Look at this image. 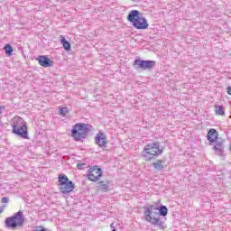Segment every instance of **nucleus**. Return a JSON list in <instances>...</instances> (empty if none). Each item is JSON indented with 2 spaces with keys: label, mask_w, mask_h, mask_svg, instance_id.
Wrapping results in <instances>:
<instances>
[{
  "label": "nucleus",
  "mask_w": 231,
  "mask_h": 231,
  "mask_svg": "<svg viewBox=\"0 0 231 231\" xmlns=\"http://www.w3.org/2000/svg\"><path fill=\"white\" fill-rule=\"evenodd\" d=\"M82 166H84V164L78 163V165H77V167H78L79 169H81Z\"/></svg>",
  "instance_id": "obj_25"
},
{
  "label": "nucleus",
  "mask_w": 231,
  "mask_h": 231,
  "mask_svg": "<svg viewBox=\"0 0 231 231\" xmlns=\"http://www.w3.org/2000/svg\"><path fill=\"white\" fill-rule=\"evenodd\" d=\"M98 189H101V190H108L109 189V185L104 183V181H99L98 182Z\"/></svg>",
  "instance_id": "obj_20"
},
{
  "label": "nucleus",
  "mask_w": 231,
  "mask_h": 231,
  "mask_svg": "<svg viewBox=\"0 0 231 231\" xmlns=\"http://www.w3.org/2000/svg\"><path fill=\"white\" fill-rule=\"evenodd\" d=\"M4 211H5V207H0V214H3Z\"/></svg>",
  "instance_id": "obj_23"
},
{
  "label": "nucleus",
  "mask_w": 231,
  "mask_h": 231,
  "mask_svg": "<svg viewBox=\"0 0 231 231\" xmlns=\"http://www.w3.org/2000/svg\"><path fill=\"white\" fill-rule=\"evenodd\" d=\"M163 150L160 148V143H150L144 146L143 158L146 162H151V160H154L156 156H160Z\"/></svg>",
  "instance_id": "obj_3"
},
{
  "label": "nucleus",
  "mask_w": 231,
  "mask_h": 231,
  "mask_svg": "<svg viewBox=\"0 0 231 231\" xmlns=\"http://www.w3.org/2000/svg\"><path fill=\"white\" fill-rule=\"evenodd\" d=\"M60 115L66 116V115H68V107L60 108Z\"/></svg>",
  "instance_id": "obj_21"
},
{
  "label": "nucleus",
  "mask_w": 231,
  "mask_h": 231,
  "mask_svg": "<svg viewBox=\"0 0 231 231\" xmlns=\"http://www.w3.org/2000/svg\"><path fill=\"white\" fill-rule=\"evenodd\" d=\"M152 165L156 171H163V161H157Z\"/></svg>",
  "instance_id": "obj_17"
},
{
  "label": "nucleus",
  "mask_w": 231,
  "mask_h": 231,
  "mask_svg": "<svg viewBox=\"0 0 231 231\" xmlns=\"http://www.w3.org/2000/svg\"><path fill=\"white\" fill-rule=\"evenodd\" d=\"M158 214L159 216H162V217H165L167 214H169V209L165 206H161L158 208Z\"/></svg>",
  "instance_id": "obj_16"
},
{
  "label": "nucleus",
  "mask_w": 231,
  "mask_h": 231,
  "mask_svg": "<svg viewBox=\"0 0 231 231\" xmlns=\"http://www.w3.org/2000/svg\"><path fill=\"white\" fill-rule=\"evenodd\" d=\"M58 181H59V185L60 187L64 185V183H67L69 181V179H68V176L64 175V174H60L58 177Z\"/></svg>",
  "instance_id": "obj_15"
},
{
  "label": "nucleus",
  "mask_w": 231,
  "mask_h": 231,
  "mask_svg": "<svg viewBox=\"0 0 231 231\" xmlns=\"http://www.w3.org/2000/svg\"><path fill=\"white\" fill-rule=\"evenodd\" d=\"M5 225L7 228H17V226H23L24 225V215L23 211H18L13 217L5 219Z\"/></svg>",
  "instance_id": "obj_5"
},
{
  "label": "nucleus",
  "mask_w": 231,
  "mask_h": 231,
  "mask_svg": "<svg viewBox=\"0 0 231 231\" xmlns=\"http://www.w3.org/2000/svg\"><path fill=\"white\" fill-rule=\"evenodd\" d=\"M71 133L74 140L79 142L83 138H86V134H88V125L78 123L73 126Z\"/></svg>",
  "instance_id": "obj_6"
},
{
  "label": "nucleus",
  "mask_w": 231,
  "mask_h": 231,
  "mask_svg": "<svg viewBox=\"0 0 231 231\" xmlns=\"http://www.w3.org/2000/svg\"><path fill=\"white\" fill-rule=\"evenodd\" d=\"M88 177L90 181H98L99 178L102 177V169L97 168V166L90 168Z\"/></svg>",
  "instance_id": "obj_7"
},
{
  "label": "nucleus",
  "mask_w": 231,
  "mask_h": 231,
  "mask_svg": "<svg viewBox=\"0 0 231 231\" xmlns=\"http://www.w3.org/2000/svg\"><path fill=\"white\" fill-rule=\"evenodd\" d=\"M134 65L140 68L141 69H152V68L156 66V61L135 60Z\"/></svg>",
  "instance_id": "obj_8"
},
{
  "label": "nucleus",
  "mask_w": 231,
  "mask_h": 231,
  "mask_svg": "<svg viewBox=\"0 0 231 231\" xmlns=\"http://www.w3.org/2000/svg\"><path fill=\"white\" fill-rule=\"evenodd\" d=\"M216 108V115H225V108L223 107V106H215Z\"/></svg>",
  "instance_id": "obj_18"
},
{
  "label": "nucleus",
  "mask_w": 231,
  "mask_h": 231,
  "mask_svg": "<svg viewBox=\"0 0 231 231\" xmlns=\"http://www.w3.org/2000/svg\"><path fill=\"white\" fill-rule=\"evenodd\" d=\"M36 60H38L40 66H42V68H51L53 66V61L46 56H39Z\"/></svg>",
  "instance_id": "obj_11"
},
{
  "label": "nucleus",
  "mask_w": 231,
  "mask_h": 231,
  "mask_svg": "<svg viewBox=\"0 0 231 231\" xmlns=\"http://www.w3.org/2000/svg\"><path fill=\"white\" fill-rule=\"evenodd\" d=\"M208 142H216L217 140V131L216 129H210L208 133Z\"/></svg>",
  "instance_id": "obj_12"
},
{
  "label": "nucleus",
  "mask_w": 231,
  "mask_h": 231,
  "mask_svg": "<svg viewBox=\"0 0 231 231\" xmlns=\"http://www.w3.org/2000/svg\"><path fill=\"white\" fill-rule=\"evenodd\" d=\"M143 216L145 221L154 225L155 226H159L161 230H165V226H163V222L162 218H160V215L158 213V205L153 204L144 208Z\"/></svg>",
  "instance_id": "obj_1"
},
{
  "label": "nucleus",
  "mask_w": 231,
  "mask_h": 231,
  "mask_svg": "<svg viewBox=\"0 0 231 231\" xmlns=\"http://www.w3.org/2000/svg\"><path fill=\"white\" fill-rule=\"evenodd\" d=\"M227 93H228V95H231V87L227 88Z\"/></svg>",
  "instance_id": "obj_24"
},
{
  "label": "nucleus",
  "mask_w": 231,
  "mask_h": 231,
  "mask_svg": "<svg viewBox=\"0 0 231 231\" xmlns=\"http://www.w3.org/2000/svg\"><path fill=\"white\" fill-rule=\"evenodd\" d=\"M111 227H113V224H111V226H110Z\"/></svg>",
  "instance_id": "obj_27"
},
{
  "label": "nucleus",
  "mask_w": 231,
  "mask_h": 231,
  "mask_svg": "<svg viewBox=\"0 0 231 231\" xmlns=\"http://www.w3.org/2000/svg\"><path fill=\"white\" fill-rule=\"evenodd\" d=\"M8 201H10V199H8V197H3V198H2V203H8Z\"/></svg>",
  "instance_id": "obj_22"
},
{
  "label": "nucleus",
  "mask_w": 231,
  "mask_h": 231,
  "mask_svg": "<svg viewBox=\"0 0 231 231\" xmlns=\"http://www.w3.org/2000/svg\"><path fill=\"white\" fill-rule=\"evenodd\" d=\"M96 143L99 147H107V137L106 134L99 132L96 136Z\"/></svg>",
  "instance_id": "obj_10"
},
{
  "label": "nucleus",
  "mask_w": 231,
  "mask_h": 231,
  "mask_svg": "<svg viewBox=\"0 0 231 231\" xmlns=\"http://www.w3.org/2000/svg\"><path fill=\"white\" fill-rule=\"evenodd\" d=\"M74 189L75 184L73 183V181L70 180L60 186V190L61 194H69V192H73Z\"/></svg>",
  "instance_id": "obj_9"
},
{
  "label": "nucleus",
  "mask_w": 231,
  "mask_h": 231,
  "mask_svg": "<svg viewBox=\"0 0 231 231\" xmlns=\"http://www.w3.org/2000/svg\"><path fill=\"white\" fill-rule=\"evenodd\" d=\"M1 109H5V106H0V110H1Z\"/></svg>",
  "instance_id": "obj_26"
},
{
  "label": "nucleus",
  "mask_w": 231,
  "mask_h": 231,
  "mask_svg": "<svg viewBox=\"0 0 231 231\" xmlns=\"http://www.w3.org/2000/svg\"><path fill=\"white\" fill-rule=\"evenodd\" d=\"M214 149H215L216 154H217L218 156H221V154H223V151H224L223 143H217L214 146Z\"/></svg>",
  "instance_id": "obj_14"
},
{
  "label": "nucleus",
  "mask_w": 231,
  "mask_h": 231,
  "mask_svg": "<svg viewBox=\"0 0 231 231\" xmlns=\"http://www.w3.org/2000/svg\"><path fill=\"white\" fill-rule=\"evenodd\" d=\"M129 23H132V25L136 30H147L149 28V23L145 17L140 15V11L132 10L127 17Z\"/></svg>",
  "instance_id": "obj_2"
},
{
  "label": "nucleus",
  "mask_w": 231,
  "mask_h": 231,
  "mask_svg": "<svg viewBox=\"0 0 231 231\" xmlns=\"http://www.w3.org/2000/svg\"><path fill=\"white\" fill-rule=\"evenodd\" d=\"M6 55H12L14 53V48L10 44H6L4 48Z\"/></svg>",
  "instance_id": "obj_19"
},
{
  "label": "nucleus",
  "mask_w": 231,
  "mask_h": 231,
  "mask_svg": "<svg viewBox=\"0 0 231 231\" xmlns=\"http://www.w3.org/2000/svg\"><path fill=\"white\" fill-rule=\"evenodd\" d=\"M13 133L20 136V138L28 139V126L24 119L16 117L13 124Z\"/></svg>",
  "instance_id": "obj_4"
},
{
  "label": "nucleus",
  "mask_w": 231,
  "mask_h": 231,
  "mask_svg": "<svg viewBox=\"0 0 231 231\" xmlns=\"http://www.w3.org/2000/svg\"><path fill=\"white\" fill-rule=\"evenodd\" d=\"M60 41L64 50L69 51L71 50V44H69V42L66 41V38L63 35L60 36Z\"/></svg>",
  "instance_id": "obj_13"
}]
</instances>
